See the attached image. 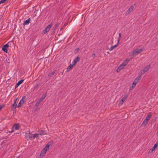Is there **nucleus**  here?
<instances>
[{"label":"nucleus","mask_w":158,"mask_h":158,"mask_svg":"<svg viewBox=\"0 0 158 158\" xmlns=\"http://www.w3.org/2000/svg\"><path fill=\"white\" fill-rule=\"evenodd\" d=\"M95 56V55L94 53H93L92 55V56L93 58H94Z\"/></svg>","instance_id":"f704fd0d"},{"label":"nucleus","mask_w":158,"mask_h":158,"mask_svg":"<svg viewBox=\"0 0 158 158\" xmlns=\"http://www.w3.org/2000/svg\"><path fill=\"white\" fill-rule=\"evenodd\" d=\"M59 24V23H56L55 24V26L56 27V28L57 27H58Z\"/></svg>","instance_id":"72a5a7b5"},{"label":"nucleus","mask_w":158,"mask_h":158,"mask_svg":"<svg viewBox=\"0 0 158 158\" xmlns=\"http://www.w3.org/2000/svg\"><path fill=\"white\" fill-rule=\"evenodd\" d=\"M130 61V59H127L124 60L121 64L124 66H125L128 63V62Z\"/></svg>","instance_id":"9d476101"},{"label":"nucleus","mask_w":158,"mask_h":158,"mask_svg":"<svg viewBox=\"0 0 158 158\" xmlns=\"http://www.w3.org/2000/svg\"><path fill=\"white\" fill-rule=\"evenodd\" d=\"M6 2L5 0H1L0 1V4Z\"/></svg>","instance_id":"7c9ffc66"},{"label":"nucleus","mask_w":158,"mask_h":158,"mask_svg":"<svg viewBox=\"0 0 158 158\" xmlns=\"http://www.w3.org/2000/svg\"><path fill=\"white\" fill-rule=\"evenodd\" d=\"M6 1H8L9 0H5Z\"/></svg>","instance_id":"58836bf2"},{"label":"nucleus","mask_w":158,"mask_h":158,"mask_svg":"<svg viewBox=\"0 0 158 158\" xmlns=\"http://www.w3.org/2000/svg\"><path fill=\"white\" fill-rule=\"evenodd\" d=\"M19 156H18L17 157V158H19Z\"/></svg>","instance_id":"4c0bfd02"},{"label":"nucleus","mask_w":158,"mask_h":158,"mask_svg":"<svg viewBox=\"0 0 158 158\" xmlns=\"http://www.w3.org/2000/svg\"><path fill=\"white\" fill-rule=\"evenodd\" d=\"M41 102L39 100L37 101V102L35 104V106H37V107H38L39 104H40V103Z\"/></svg>","instance_id":"a878e982"},{"label":"nucleus","mask_w":158,"mask_h":158,"mask_svg":"<svg viewBox=\"0 0 158 158\" xmlns=\"http://www.w3.org/2000/svg\"><path fill=\"white\" fill-rule=\"evenodd\" d=\"M14 131V130L13 129H12L11 131H9L10 132H11V133H12Z\"/></svg>","instance_id":"c9c22d12"},{"label":"nucleus","mask_w":158,"mask_h":158,"mask_svg":"<svg viewBox=\"0 0 158 158\" xmlns=\"http://www.w3.org/2000/svg\"><path fill=\"white\" fill-rule=\"evenodd\" d=\"M11 44H13L11 41L8 42L7 44L4 45L2 48V50L5 52H7V48L10 46H11Z\"/></svg>","instance_id":"f03ea898"},{"label":"nucleus","mask_w":158,"mask_h":158,"mask_svg":"<svg viewBox=\"0 0 158 158\" xmlns=\"http://www.w3.org/2000/svg\"><path fill=\"white\" fill-rule=\"evenodd\" d=\"M17 98H16L14 101V103L13 105H12V106L14 107H15V108H16V107H17V106H16L17 105L16 104V103L17 101Z\"/></svg>","instance_id":"a211bd4d"},{"label":"nucleus","mask_w":158,"mask_h":158,"mask_svg":"<svg viewBox=\"0 0 158 158\" xmlns=\"http://www.w3.org/2000/svg\"><path fill=\"white\" fill-rule=\"evenodd\" d=\"M80 57L78 56H77L74 59L72 62V64H73V65H75L77 62L80 60Z\"/></svg>","instance_id":"0eeeda50"},{"label":"nucleus","mask_w":158,"mask_h":158,"mask_svg":"<svg viewBox=\"0 0 158 158\" xmlns=\"http://www.w3.org/2000/svg\"><path fill=\"white\" fill-rule=\"evenodd\" d=\"M125 67L122 64H120V66L117 69L116 71L117 72H119L122 69H123Z\"/></svg>","instance_id":"6e6552de"},{"label":"nucleus","mask_w":158,"mask_h":158,"mask_svg":"<svg viewBox=\"0 0 158 158\" xmlns=\"http://www.w3.org/2000/svg\"><path fill=\"white\" fill-rule=\"evenodd\" d=\"M121 33H119V37L118 38V44H119V42L120 40V38H121Z\"/></svg>","instance_id":"c85d7f7f"},{"label":"nucleus","mask_w":158,"mask_h":158,"mask_svg":"<svg viewBox=\"0 0 158 158\" xmlns=\"http://www.w3.org/2000/svg\"><path fill=\"white\" fill-rule=\"evenodd\" d=\"M127 97V95H125L120 100L119 104L120 105H122L123 104V102L125 101Z\"/></svg>","instance_id":"1a4fd4ad"},{"label":"nucleus","mask_w":158,"mask_h":158,"mask_svg":"<svg viewBox=\"0 0 158 158\" xmlns=\"http://www.w3.org/2000/svg\"><path fill=\"white\" fill-rule=\"evenodd\" d=\"M134 7L133 6H131L128 9L125 15L127 16L128 15H129L131 12L133 10Z\"/></svg>","instance_id":"20e7f679"},{"label":"nucleus","mask_w":158,"mask_h":158,"mask_svg":"<svg viewBox=\"0 0 158 158\" xmlns=\"http://www.w3.org/2000/svg\"><path fill=\"white\" fill-rule=\"evenodd\" d=\"M157 145H158V141L154 145V146L150 149V151L153 152L154 151Z\"/></svg>","instance_id":"9b49d317"},{"label":"nucleus","mask_w":158,"mask_h":158,"mask_svg":"<svg viewBox=\"0 0 158 158\" xmlns=\"http://www.w3.org/2000/svg\"><path fill=\"white\" fill-rule=\"evenodd\" d=\"M39 134H35L33 136V139H35V138H37L38 137Z\"/></svg>","instance_id":"c756f323"},{"label":"nucleus","mask_w":158,"mask_h":158,"mask_svg":"<svg viewBox=\"0 0 158 158\" xmlns=\"http://www.w3.org/2000/svg\"><path fill=\"white\" fill-rule=\"evenodd\" d=\"M79 51V48H77L76 49L75 51H74V52H75V53H76L78 51Z\"/></svg>","instance_id":"2f4dec72"},{"label":"nucleus","mask_w":158,"mask_h":158,"mask_svg":"<svg viewBox=\"0 0 158 158\" xmlns=\"http://www.w3.org/2000/svg\"><path fill=\"white\" fill-rule=\"evenodd\" d=\"M49 145L47 144L46 145L45 147L43 149L44 151H45L46 152H47V151L49 149Z\"/></svg>","instance_id":"6ab92c4d"},{"label":"nucleus","mask_w":158,"mask_h":158,"mask_svg":"<svg viewBox=\"0 0 158 158\" xmlns=\"http://www.w3.org/2000/svg\"><path fill=\"white\" fill-rule=\"evenodd\" d=\"M151 117V115H148L145 119L147 121H148V120L150 119Z\"/></svg>","instance_id":"cd10ccee"},{"label":"nucleus","mask_w":158,"mask_h":158,"mask_svg":"<svg viewBox=\"0 0 158 158\" xmlns=\"http://www.w3.org/2000/svg\"><path fill=\"white\" fill-rule=\"evenodd\" d=\"M145 72L143 70H142L140 71V73L139 74V75L138 77H140V80L141 79V76L144 74Z\"/></svg>","instance_id":"f3484780"},{"label":"nucleus","mask_w":158,"mask_h":158,"mask_svg":"<svg viewBox=\"0 0 158 158\" xmlns=\"http://www.w3.org/2000/svg\"><path fill=\"white\" fill-rule=\"evenodd\" d=\"M150 67V65H148L147 66L144 68L142 70H143L145 73L147 71Z\"/></svg>","instance_id":"dca6fc26"},{"label":"nucleus","mask_w":158,"mask_h":158,"mask_svg":"<svg viewBox=\"0 0 158 158\" xmlns=\"http://www.w3.org/2000/svg\"><path fill=\"white\" fill-rule=\"evenodd\" d=\"M4 106V105H2L0 106V110Z\"/></svg>","instance_id":"473e14b6"},{"label":"nucleus","mask_w":158,"mask_h":158,"mask_svg":"<svg viewBox=\"0 0 158 158\" xmlns=\"http://www.w3.org/2000/svg\"><path fill=\"white\" fill-rule=\"evenodd\" d=\"M25 97L26 96H25L22 98V99L21 100L20 102L18 104V106H17V107H19L22 106L24 102L23 99H24Z\"/></svg>","instance_id":"423d86ee"},{"label":"nucleus","mask_w":158,"mask_h":158,"mask_svg":"<svg viewBox=\"0 0 158 158\" xmlns=\"http://www.w3.org/2000/svg\"><path fill=\"white\" fill-rule=\"evenodd\" d=\"M119 44H118V43L117 42V44L114 45L113 46H112L110 47V51H111L113 50L114 48L116 47Z\"/></svg>","instance_id":"aec40b11"},{"label":"nucleus","mask_w":158,"mask_h":158,"mask_svg":"<svg viewBox=\"0 0 158 158\" xmlns=\"http://www.w3.org/2000/svg\"><path fill=\"white\" fill-rule=\"evenodd\" d=\"M39 84H36L33 88L31 89V90H32L33 91H34L35 89L37 90L39 87Z\"/></svg>","instance_id":"412c9836"},{"label":"nucleus","mask_w":158,"mask_h":158,"mask_svg":"<svg viewBox=\"0 0 158 158\" xmlns=\"http://www.w3.org/2000/svg\"><path fill=\"white\" fill-rule=\"evenodd\" d=\"M24 80H21L20 81H19L18 82V83H16V85H15V88H17L23 82Z\"/></svg>","instance_id":"f8f14e48"},{"label":"nucleus","mask_w":158,"mask_h":158,"mask_svg":"<svg viewBox=\"0 0 158 158\" xmlns=\"http://www.w3.org/2000/svg\"><path fill=\"white\" fill-rule=\"evenodd\" d=\"M74 65H73L72 63V64H71L67 68V71H70L71 69H73V66Z\"/></svg>","instance_id":"4468645a"},{"label":"nucleus","mask_w":158,"mask_h":158,"mask_svg":"<svg viewBox=\"0 0 158 158\" xmlns=\"http://www.w3.org/2000/svg\"><path fill=\"white\" fill-rule=\"evenodd\" d=\"M143 51L142 48H136L133 50L131 52L129 53V56L131 58H133L136 56L137 55L141 53Z\"/></svg>","instance_id":"f257e3e1"},{"label":"nucleus","mask_w":158,"mask_h":158,"mask_svg":"<svg viewBox=\"0 0 158 158\" xmlns=\"http://www.w3.org/2000/svg\"><path fill=\"white\" fill-rule=\"evenodd\" d=\"M19 124H15L13 126V128H14L15 130H17L19 129Z\"/></svg>","instance_id":"2eb2a0df"},{"label":"nucleus","mask_w":158,"mask_h":158,"mask_svg":"<svg viewBox=\"0 0 158 158\" xmlns=\"http://www.w3.org/2000/svg\"><path fill=\"white\" fill-rule=\"evenodd\" d=\"M56 27H55L54 28V30L55 31L56 30Z\"/></svg>","instance_id":"e433bc0d"},{"label":"nucleus","mask_w":158,"mask_h":158,"mask_svg":"<svg viewBox=\"0 0 158 158\" xmlns=\"http://www.w3.org/2000/svg\"><path fill=\"white\" fill-rule=\"evenodd\" d=\"M46 152H45V151H44L43 150H42L41 152V154L42 156H44L45 154L46 153Z\"/></svg>","instance_id":"bb28decb"},{"label":"nucleus","mask_w":158,"mask_h":158,"mask_svg":"<svg viewBox=\"0 0 158 158\" xmlns=\"http://www.w3.org/2000/svg\"><path fill=\"white\" fill-rule=\"evenodd\" d=\"M55 73V71L52 72L51 73L48 75V76L50 77H52Z\"/></svg>","instance_id":"393cba45"},{"label":"nucleus","mask_w":158,"mask_h":158,"mask_svg":"<svg viewBox=\"0 0 158 158\" xmlns=\"http://www.w3.org/2000/svg\"><path fill=\"white\" fill-rule=\"evenodd\" d=\"M45 132L44 130H41L39 131V134L41 135L45 134Z\"/></svg>","instance_id":"5701e85b"},{"label":"nucleus","mask_w":158,"mask_h":158,"mask_svg":"<svg viewBox=\"0 0 158 158\" xmlns=\"http://www.w3.org/2000/svg\"><path fill=\"white\" fill-rule=\"evenodd\" d=\"M140 80V77H137L134 80V82L132 83V85L131 87L130 88V89H132L134 88L136 84L138 82L139 80Z\"/></svg>","instance_id":"7ed1b4c3"},{"label":"nucleus","mask_w":158,"mask_h":158,"mask_svg":"<svg viewBox=\"0 0 158 158\" xmlns=\"http://www.w3.org/2000/svg\"><path fill=\"white\" fill-rule=\"evenodd\" d=\"M52 23H51L47 27H46V28L44 29V34L48 32L51 28L52 26Z\"/></svg>","instance_id":"39448f33"},{"label":"nucleus","mask_w":158,"mask_h":158,"mask_svg":"<svg viewBox=\"0 0 158 158\" xmlns=\"http://www.w3.org/2000/svg\"><path fill=\"white\" fill-rule=\"evenodd\" d=\"M148 121L146 120L145 119H144V120L143 121L142 125H143V126H145L146 124L148 123Z\"/></svg>","instance_id":"b1692460"},{"label":"nucleus","mask_w":158,"mask_h":158,"mask_svg":"<svg viewBox=\"0 0 158 158\" xmlns=\"http://www.w3.org/2000/svg\"><path fill=\"white\" fill-rule=\"evenodd\" d=\"M46 95H44L42 96L39 99L40 101L41 102H42L44 99H45V98H46Z\"/></svg>","instance_id":"4be33fe9"},{"label":"nucleus","mask_w":158,"mask_h":158,"mask_svg":"<svg viewBox=\"0 0 158 158\" xmlns=\"http://www.w3.org/2000/svg\"><path fill=\"white\" fill-rule=\"evenodd\" d=\"M31 21V19L30 18H28L27 20H26L23 23V25H28L29 24Z\"/></svg>","instance_id":"ddd939ff"}]
</instances>
